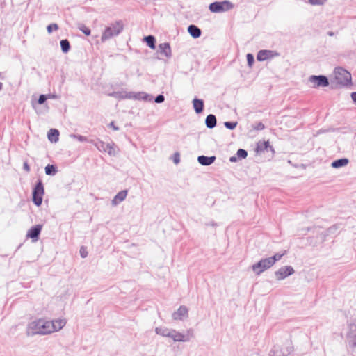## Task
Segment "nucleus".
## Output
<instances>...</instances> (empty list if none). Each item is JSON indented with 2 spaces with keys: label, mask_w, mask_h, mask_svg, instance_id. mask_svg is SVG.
<instances>
[{
  "label": "nucleus",
  "mask_w": 356,
  "mask_h": 356,
  "mask_svg": "<svg viewBox=\"0 0 356 356\" xmlns=\"http://www.w3.org/2000/svg\"><path fill=\"white\" fill-rule=\"evenodd\" d=\"M51 333L50 321L44 318H39L29 323L26 329L28 336L45 335Z\"/></svg>",
  "instance_id": "nucleus-1"
},
{
  "label": "nucleus",
  "mask_w": 356,
  "mask_h": 356,
  "mask_svg": "<svg viewBox=\"0 0 356 356\" xmlns=\"http://www.w3.org/2000/svg\"><path fill=\"white\" fill-rule=\"evenodd\" d=\"M123 30V24L122 21H117L115 23L111 24L110 26L106 27L102 33L101 41H105L118 35Z\"/></svg>",
  "instance_id": "nucleus-2"
},
{
  "label": "nucleus",
  "mask_w": 356,
  "mask_h": 356,
  "mask_svg": "<svg viewBox=\"0 0 356 356\" xmlns=\"http://www.w3.org/2000/svg\"><path fill=\"white\" fill-rule=\"evenodd\" d=\"M44 194V185L42 181L39 179L36 181L32 191V201L37 207H40L42 204Z\"/></svg>",
  "instance_id": "nucleus-3"
},
{
  "label": "nucleus",
  "mask_w": 356,
  "mask_h": 356,
  "mask_svg": "<svg viewBox=\"0 0 356 356\" xmlns=\"http://www.w3.org/2000/svg\"><path fill=\"white\" fill-rule=\"evenodd\" d=\"M335 79L341 86H348L351 83V74L342 67H336L334 70Z\"/></svg>",
  "instance_id": "nucleus-4"
},
{
  "label": "nucleus",
  "mask_w": 356,
  "mask_h": 356,
  "mask_svg": "<svg viewBox=\"0 0 356 356\" xmlns=\"http://www.w3.org/2000/svg\"><path fill=\"white\" fill-rule=\"evenodd\" d=\"M234 5L229 1H215L210 3L209 8L211 13H222L231 10Z\"/></svg>",
  "instance_id": "nucleus-5"
},
{
  "label": "nucleus",
  "mask_w": 356,
  "mask_h": 356,
  "mask_svg": "<svg viewBox=\"0 0 356 356\" xmlns=\"http://www.w3.org/2000/svg\"><path fill=\"white\" fill-rule=\"evenodd\" d=\"M346 341L350 348H356V318L348 325V331L346 334Z\"/></svg>",
  "instance_id": "nucleus-6"
},
{
  "label": "nucleus",
  "mask_w": 356,
  "mask_h": 356,
  "mask_svg": "<svg viewBox=\"0 0 356 356\" xmlns=\"http://www.w3.org/2000/svg\"><path fill=\"white\" fill-rule=\"evenodd\" d=\"M273 266V265L271 263V260H270L269 257H268L262 259L257 263L252 265V268L256 275H259L264 271L269 269Z\"/></svg>",
  "instance_id": "nucleus-7"
},
{
  "label": "nucleus",
  "mask_w": 356,
  "mask_h": 356,
  "mask_svg": "<svg viewBox=\"0 0 356 356\" xmlns=\"http://www.w3.org/2000/svg\"><path fill=\"white\" fill-rule=\"evenodd\" d=\"M309 81L314 84L313 88H314L329 86L328 78L324 75H312L309 77Z\"/></svg>",
  "instance_id": "nucleus-8"
},
{
  "label": "nucleus",
  "mask_w": 356,
  "mask_h": 356,
  "mask_svg": "<svg viewBox=\"0 0 356 356\" xmlns=\"http://www.w3.org/2000/svg\"><path fill=\"white\" fill-rule=\"evenodd\" d=\"M295 273L293 268L291 266H285L279 268L275 272V276L277 280L280 281L286 277L293 275Z\"/></svg>",
  "instance_id": "nucleus-9"
},
{
  "label": "nucleus",
  "mask_w": 356,
  "mask_h": 356,
  "mask_svg": "<svg viewBox=\"0 0 356 356\" xmlns=\"http://www.w3.org/2000/svg\"><path fill=\"white\" fill-rule=\"evenodd\" d=\"M42 229V225H35L28 230L26 237L31 238L32 242H36L39 239Z\"/></svg>",
  "instance_id": "nucleus-10"
},
{
  "label": "nucleus",
  "mask_w": 356,
  "mask_h": 356,
  "mask_svg": "<svg viewBox=\"0 0 356 356\" xmlns=\"http://www.w3.org/2000/svg\"><path fill=\"white\" fill-rule=\"evenodd\" d=\"M279 56L280 54L275 51L260 50L257 55V59L259 61H264Z\"/></svg>",
  "instance_id": "nucleus-11"
},
{
  "label": "nucleus",
  "mask_w": 356,
  "mask_h": 356,
  "mask_svg": "<svg viewBox=\"0 0 356 356\" xmlns=\"http://www.w3.org/2000/svg\"><path fill=\"white\" fill-rule=\"evenodd\" d=\"M125 97L128 99H143L145 101H151L152 97L145 92H129L125 93Z\"/></svg>",
  "instance_id": "nucleus-12"
},
{
  "label": "nucleus",
  "mask_w": 356,
  "mask_h": 356,
  "mask_svg": "<svg viewBox=\"0 0 356 356\" xmlns=\"http://www.w3.org/2000/svg\"><path fill=\"white\" fill-rule=\"evenodd\" d=\"M270 151L273 153L275 152L274 148L270 145L268 141H259L257 144V147L255 148V151L257 154H261L264 151Z\"/></svg>",
  "instance_id": "nucleus-13"
},
{
  "label": "nucleus",
  "mask_w": 356,
  "mask_h": 356,
  "mask_svg": "<svg viewBox=\"0 0 356 356\" xmlns=\"http://www.w3.org/2000/svg\"><path fill=\"white\" fill-rule=\"evenodd\" d=\"M291 351V348L283 349L280 346H275L270 351V356H286Z\"/></svg>",
  "instance_id": "nucleus-14"
},
{
  "label": "nucleus",
  "mask_w": 356,
  "mask_h": 356,
  "mask_svg": "<svg viewBox=\"0 0 356 356\" xmlns=\"http://www.w3.org/2000/svg\"><path fill=\"white\" fill-rule=\"evenodd\" d=\"M66 324L65 319L58 318L50 321L51 332H56L61 330Z\"/></svg>",
  "instance_id": "nucleus-15"
},
{
  "label": "nucleus",
  "mask_w": 356,
  "mask_h": 356,
  "mask_svg": "<svg viewBox=\"0 0 356 356\" xmlns=\"http://www.w3.org/2000/svg\"><path fill=\"white\" fill-rule=\"evenodd\" d=\"M188 308L186 306L181 305L179 308L173 312L172 318L175 320H182L184 317L188 316Z\"/></svg>",
  "instance_id": "nucleus-16"
},
{
  "label": "nucleus",
  "mask_w": 356,
  "mask_h": 356,
  "mask_svg": "<svg viewBox=\"0 0 356 356\" xmlns=\"http://www.w3.org/2000/svg\"><path fill=\"white\" fill-rule=\"evenodd\" d=\"M169 338H171L175 342H186L188 341V339L187 337H184V334L177 331L176 330L172 329L170 331V334Z\"/></svg>",
  "instance_id": "nucleus-17"
},
{
  "label": "nucleus",
  "mask_w": 356,
  "mask_h": 356,
  "mask_svg": "<svg viewBox=\"0 0 356 356\" xmlns=\"http://www.w3.org/2000/svg\"><path fill=\"white\" fill-rule=\"evenodd\" d=\"M216 157L215 156H207L201 155L197 157V161L200 164L204 166H209L214 163Z\"/></svg>",
  "instance_id": "nucleus-18"
},
{
  "label": "nucleus",
  "mask_w": 356,
  "mask_h": 356,
  "mask_svg": "<svg viewBox=\"0 0 356 356\" xmlns=\"http://www.w3.org/2000/svg\"><path fill=\"white\" fill-rule=\"evenodd\" d=\"M127 195V191L122 190L118 192L113 199L112 200L111 204L113 206H116L120 204L121 202L124 201Z\"/></svg>",
  "instance_id": "nucleus-19"
},
{
  "label": "nucleus",
  "mask_w": 356,
  "mask_h": 356,
  "mask_svg": "<svg viewBox=\"0 0 356 356\" xmlns=\"http://www.w3.org/2000/svg\"><path fill=\"white\" fill-rule=\"evenodd\" d=\"M160 53L167 58H170L172 56L171 48L170 44L168 42L161 43L159 45Z\"/></svg>",
  "instance_id": "nucleus-20"
},
{
  "label": "nucleus",
  "mask_w": 356,
  "mask_h": 356,
  "mask_svg": "<svg viewBox=\"0 0 356 356\" xmlns=\"http://www.w3.org/2000/svg\"><path fill=\"white\" fill-rule=\"evenodd\" d=\"M193 108L196 113H201L204 110V101L197 98L193 100Z\"/></svg>",
  "instance_id": "nucleus-21"
},
{
  "label": "nucleus",
  "mask_w": 356,
  "mask_h": 356,
  "mask_svg": "<svg viewBox=\"0 0 356 356\" xmlns=\"http://www.w3.org/2000/svg\"><path fill=\"white\" fill-rule=\"evenodd\" d=\"M216 117L213 114H209L206 117L205 124L207 128L213 129L216 126Z\"/></svg>",
  "instance_id": "nucleus-22"
},
{
  "label": "nucleus",
  "mask_w": 356,
  "mask_h": 356,
  "mask_svg": "<svg viewBox=\"0 0 356 356\" xmlns=\"http://www.w3.org/2000/svg\"><path fill=\"white\" fill-rule=\"evenodd\" d=\"M59 131L56 129H51L48 134L47 137L49 141L51 143H56L59 140Z\"/></svg>",
  "instance_id": "nucleus-23"
},
{
  "label": "nucleus",
  "mask_w": 356,
  "mask_h": 356,
  "mask_svg": "<svg viewBox=\"0 0 356 356\" xmlns=\"http://www.w3.org/2000/svg\"><path fill=\"white\" fill-rule=\"evenodd\" d=\"M188 31L193 38H198L200 37L202 33L200 29L193 24L188 26Z\"/></svg>",
  "instance_id": "nucleus-24"
},
{
  "label": "nucleus",
  "mask_w": 356,
  "mask_h": 356,
  "mask_svg": "<svg viewBox=\"0 0 356 356\" xmlns=\"http://www.w3.org/2000/svg\"><path fill=\"white\" fill-rule=\"evenodd\" d=\"M119 152V149L118 147L113 143H108L107 147H106L105 152L108 153L111 156H115L118 154Z\"/></svg>",
  "instance_id": "nucleus-25"
},
{
  "label": "nucleus",
  "mask_w": 356,
  "mask_h": 356,
  "mask_svg": "<svg viewBox=\"0 0 356 356\" xmlns=\"http://www.w3.org/2000/svg\"><path fill=\"white\" fill-rule=\"evenodd\" d=\"M349 162V160L346 158H341L337 160L334 161L331 163V166L333 168H339L341 167L346 166Z\"/></svg>",
  "instance_id": "nucleus-26"
},
{
  "label": "nucleus",
  "mask_w": 356,
  "mask_h": 356,
  "mask_svg": "<svg viewBox=\"0 0 356 356\" xmlns=\"http://www.w3.org/2000/svg\"><path fill=\"white\" fill-rule=\"evenodd\" d=\"M172 329H168L167 327H156L155 332L157 334L161 335L162 337H169L170 334V331Z\"/></svg>",
  "instance_id": "nucleus-27"
},
{
  "label": "nucleus",
  "mask_w": 356,
  "mask_h": 356,
  "mask_svg": "<svg viewBox=\"0 0 356 356\" xmlns=\"http://www.w3.org/2000/svg\"><path fill=\"white\" fill-rule=\"evenodd\" d=\"M144 41L147 43V45L151 48L152 49H155L156 48V39L155 37L149 35L147 36H145L144 38Z\"/></svg>",
  "instance_id": "nucleus-28"
},
{
  "label": "nucleus",
  "mask_w": 356,
  "mask_h": 356,
  "mask_svg": "<svg viewBox=\"0 0 356 356\" xmlns=\"http://www.w3.org/2000/svg\"><path fill=\"white\" fill-rule=\"evenodd\" d=\"M45 173L47 175L54 176L58 172V168L56 165L48 164L45 168Z\"/></svg>",
  "instance_id": "nucleus-29"
},
{
  "label": "nucleus",
  "mask_w": 356,
  "mask_h": 356,
  "mask_svg": "<svg viewBox=\"0 0 356 356\" xmlns=\"http://www.w3.org/2000/svg\"><path fill=\"white\" fill-rule=\"evenodd\" d=\"M60 45L62 51L64 54H67L70 50V44L67 39H63L60 41Z\"/></svg>",
  "instance_id": "nucleus-30"
},
{
  "label": "nucleus",
  "mask_w": 356,
  "mask_h": 356,
  "mask_svg": "<svg viewBox=\"0 0 356 356\" xmlns=\"http://www.w3.org/2000/svg\"><path fill=\"white\" fill-rule=\"evenodd\" d=\"M285 254L286 251L283 253H276L273 257H270L269 259L271 260L272 264L274 265L276 261H280Z\"/></svg>",
  "instance_id": "nucleus-31"
},
{
  "label": "nucleus",
  "mask_w": 356,
  "mask_h": 356,
  "mask_svg": "<svg viewBox=\"0 0 356 356\" xmlns=\"http://www.w3.org/2000/svg\"><path fill=\"white\" fill-rule=\"evenodd\" d=\"M107 144L102 141H98L94 143L95 146L97 149L100 152H105L106 147H107Z\"/></svg>",
  "instance_id": "nucleus-32"
},
{
  "label": "nucleus",
  "mask_w": 356,
  "mask_h": 356,
  "mask_svg": "<svg viewBox=\"0 0 356 356\" xmlns=\"http://www.w3.org/2000/svg\"><path fill=\"white\" fill-rule=\"evenodd\" d=\"M78 29L81 31L86 35L89 36V28L86 27L84 24L79 23L77 24Z\"/></svg>",
  "instance_id": "nucleus-33"
},
{
  "label": "nucleus",
  "mask_w": 356,
  "mask_h": 356,
  "mask_svg": "<svg viewBox=\"0 0 356 356\" xmlns=\"http://www.w3.org/2000/svg\"><path fill=\"white\" fill-rule=\"evenodd\" d=\"M237 124V122H225L224 125L227 129L233 130L236 127Z\"/></svg>",
  "instance_id": "nucleus-34"
},
{
  "label": "nucleus",
  "mask_w": 356,
  "mask_h": 356,
  "mask_svg": "<svg viewBox=\"0 0 356 356\" xmlns=\"http://www.w3.org/2000/svg\"><path fill=\"white\" fill-rule=\"evenodd\" d=\"M236 155L240 159H245L248 156V152L243 149H239L236 152Z\"/></svg>",
  "instance_id": "nucleus-35"
},
{
  "label": "nucleus",
  "mask_w": 356,
  "mask_h": 356,
  "mask_svg": "<svg viewBox=\"0 0 356 356\" xmlns=\"http://www.w3.org/2000/svg\"><path fill=\"white\" fill-rule=\"evenodd\" d=\"M327 0H308V2L313 6L323 5Z\"/></svg>",
  "instance_id": "nucleus-36"
},
{
  "label": "nucleus",
  "mask_w": 356,
  "mask_h": 356,
  "mask_svg": "<svg viewBox=\"0 0 356 356\" xmlns=\"http://www.w3.org/2000/svg\"><path fill=\"white\" fill-rule=\"evenodd\" d=\"M246 58L248 66L252 67L254 62V56L252 54L249 53L246 55Z\"/></svg>",
  "instance_id": "nucleus-37"
},
{
  "label": "nucleus",
  "mask_w": 356,
  "mask_h": 356,
  "mask_svg": "<svg viewBox=\"0 0 356 356\" xmlns=\"http://www.w3.org/2000/svg\"><path fill=\"white\" fill-rule=\"evenodd\" d=\"M58 26L57 24H55V23L50 24L47 27V30L49 33H51L53 30H58Z\"/></svg>",
  "instance_id": "nucleus-38"
},
{
  "label": "nucleus",
  "mask_w": 356,
  "mask_h": 356,
  "mask_svg": "<svg viewBox=\"0 0 356 356\" xmlns=\"http://www.w3.org/2000/svg\"><path fill=\"white\" fill-rule=\"evenodd\" d=\"M48 99V96L47 95H40L37 100L38 104H43Z\"/></svg>",
  "instance_id": "nucleus-39"
},
{
  "label": "nucleus",
  "mask_w": 356,
  "mask_h": 356,
  "mask_svg": "<svg viewBox=\"0 0 356 356\" xmlns=\"http://www.w3.org/2000/svg\"><path fill=\"white\" fill-rule=\"evenodd\" d=\"M194 337V331L192 328L187 330L186 334H184V337H187L188 339V341L191 338Z\"/></svg>",
  "instance_id": "nucleus-40"
},
{
  "label": "nucleus",
  "mask_w": 356,
  "mask_h": 356,
  "mask_svg": "<svg viewBox=\"0 0 356 356\" xmlns=\"http://www.w3.org/2000/svg\"><path fill=\"white\" fill-rule=\"evenodd\" d=\"M109 95L114 97L115 98H121V99L126 98L125 95H123V93L119 92H114L113 93L109 94Z\"/></svg>",
  "instance_id": "nucleus-41"
},
{
  "label": "nucleus",
  "mask_w": 356,
  "mask_h": 356,
  "mask_svg": "<svg viewBox=\"0 0 356 356\" xmlns=\"http://www.w3.org/2000/svg\"><path fill=\"white\" fill-rule=\"evenodd\" d=\"M72 137L77 139L80 142H86L87 141V138L86 136H83L81 135H76V134H72L71 135Z\"/></svg>",
  "instance_id": "nucleus-42"
},
{
  "label": "nucleus",
  "mask_w": 356,
  "mask_h": 356,
  "mask_svg": "<svg viewBox=\"0 0 356 356\" xmlns=\"http://www.w3.org/2000/svg\"><path fill=\"white\" fill-rule=\"evenodd\" d=\"M80 254L81 257L86 258L88 256V250L87 247L82 246L80 249Z\"/></svg>",
  "instance_id": "nucleus-43"
},
{
  "label": "nucleus",
  "mask_w": 356,
  "mask_h": 356,
  "mask_svg": "<svg viewBox=\"0 0 356 356\" xmlns=\"http://www.w3.org/2000/svg\"><path fill=\"white\" fill-rule=\"evenodd\" d=\"M264 128H265L264 124L262 122H259L257 123V124L253 127V129H254V130H257V131H261V130L264 129Z\"/></svg>",
  "instance_id": "nucleus-44"
},
{
  "label": "nucleus",
  "mask_w": 356,
  "mask_h": 356,
  "mask_svg": "<svg viewBox=\"0 0 356 356\" xmlns=\"http://www.w3.org/2000/svg\"><path fill=\"white\" fill-rule=\"evenodd\" d=\"M165 100V97L163 95H157L155 99H154V102L156 103H158V104H160V103H162Z\"/></svg>",
  "instance_id": "nucleus-45"
},
{
  "label": "nucleus",
  "mask_w": 356,
  "mask_h": 356,
  "mask_svg": "<svg viewBox=\"0 0 356 356\" xmlns=\"http://www.w3.org/2000/svg\"><path fill=\"white\" fill-rule=\"evenodd\" d=\"M173 161H174V163H176V164L179 163L180 157H179V153L177 152V153H175L174 154V159H173Z\"/></svg>",
  "instance_id": "nucleus-46"
},
{
  "label": "nucleus",
  "mask_w": 356,
  "mask_h": 356,
  "mask_svg": "<svg viewBox=\"0 0 356 356\" xmlns=\"http://www.w3.org/2000/svg\"><path fill=\"white\" fill-rule=\"evenodd\" d=\"M23 169L27 172H30V166L28 163L27 161H24V163H23Z\"/></svg>",
  "instance_id": "nucleus-47"
},
{
  "label": "nucleus",
  "mask_w": 356,
  "mask_h": 356,
  "mask_svg": "<svg viewBox=\"0 0 356 356\" xmlns=\"http://www.w3.org/2000/svg\"><path fill=\"white\" fill-rule=\"evenodd\" d=\"M110 127H111L113 130L118 131L119 130V127H116L113 122H111L108 125Z\"/></svg>",
  "instance_id": "nucleus-48"
},
{
  "label": "nucleus",
  "mask_w": 356,
  "mask_h": 356,
  "mask_svg": "<svg viewBox=\"0 0 356 356\" xmlns=\"http://www.w3.org/2000/svg\"><path fill=\"white\" fill-rule=\"evenodd\" d=\"M352 100L356 104V92H353L351 93Z\"/></svg>",
  "instance_id": "nucleus-49"
},
{
  "label": "nucleus",
  "mask_w": 356,
  "mask_h": 356,
  "mask_svg": "<svg viewBox=\"0 0 356 356\" xmlns=\"http://www.w3.org/2000/svg\"><path fill=\"white\" fill-rule=\"evenodd\" d=\"M206 225L216 227L217 225V224L214 222H211L207 223Z\"/></svg>",
  "instance_id": "nucleus-50"
},
{
  "label": "nucleus",
  "mask_w": 356,
  "mask_h": 356,
  "mask_svg": "<svg viewBox=\"0 0 356 356\" xmlns=\"http://www.w3.org/2000/svg\"><path fill=\"white\" fill-rule=\"evenodd\" d=\"M237 161V159L236 156H231L229 158V161L230 162H236Z\"/></svg>",
  "instance_id": "nucleus-51"
},
{
  "label": "nucleus",
  "mask_w": 356,
  "mask_h": 356,
  "mask_svg": "<svg viewBox=\"0 0 356 356\" xmlns=\"http://www.w3.org/2000/svg\"><path fill=\"white\" fill-rule=\"evenodd\" d=\"M48 98H55L56 97V95H48Z\"/></svg>",
  "instance_id": "nucleus-52"
},
{
  "label": "nucleus",
  "mask_w": 356,
  "mask_h": 356,
  "mask_svg": "<svg viewBox=\"0 0 356 356\" xmlns=\"http://www.w3.org/2000/svg\"><path fill=\"white\" fill-rule=\"evenodd\" d=\"M3 88V83L1 82H0V90H1Z\"/></svg>",
  "instance_id": "nucleus-53"
},
{
  "label": "nucleus",
  "mask_w": 356,
  "mask_h": 356,
  "mask_svg": "<svg viewBox=\"0 0 356 356\" xmlns=\"http://www.w3.org/2000/svg\"><path fill=\"white\" fill-rule=\"evenodd\" d=\"M329 35H333V33L330 32V33H329Z\"/></svg>",
  "instance_id": "nucleus-54"
}]
</instances>
